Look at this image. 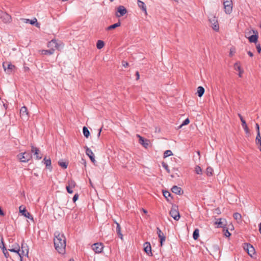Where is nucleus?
<instances>
[{"label": "nucleus", "instance_id": "c85d7f7f", "mask_svg": "<svg viewBox=\"0 0 261 261\" xmlns=\"http://www.w3.org/2000/svg\"><path fill=\"white\" fill-rule=\"evenodd\" d=\"M83 134L86 138H88L90 136V133L87 127H83Z\"/></svg>", "mask_w": 261, "mask_h": 261}, {"label": "nucleus", "instance_id": "a18cd8bd", "mask_svg": "<svg viewBox=\"0 0 261 261\" xmlns=\"http://www.w3.org/2000/svg\"><path fill=\"white\" fill-rule=\"evenodd\" d=\"M190 122V120L188 118L186 119L181 123V124L179 126V127H181L182 126L187 125L189 124Z\"/></svg>", "mask_w": 261, "mask_h": 261}, {"label": "nucleus", "instance_id": "39448f33", "mask_svg": "<svg viewBox=\"0 0 261 261\" xmlns=\"http://www.w3.org/2000/svg\"><path fill=\"white\" fill-rule=\"evenodd\" d=\"M3 67L5 71L9 74H11L15 68L14 65L8 62H4L3 64Z\"/></svg>", "mask_w": 261, "mask_h": 261}, {"label": "nucleus", "instance_id": "ddd939ff", "mask_svg": "<svg viewBox=\"0 0 261 261\" xmlns=\"http://www.w3.org/2000/svg\"><path fill=\"white\" fill-rule=\"evenodd\" d=\"M86 148V154L88 156L92 163L95 162V155L92 151L87 147H85Z\"/></svg>", "mask_w": 261, "mask_h": 261}, {"label": "nucleus", "instance_id": "bb28decb", "mask_svg": "<svg viewBox=\"0 0 261 261\" xmlns=\"http://www.w3.org/2000/svg\"><path fill=\"white\" fill-rule=\"evenodd\" d=\"M55 49L54 48H50L49 50H41V54L42 55H52L54 54Z\"/></svg>", "mask_w": 261, "mask_h": 261}, {"label": "nucleus", "instance_id": "c9c22d12", "mask_svg": "<svg viewBox=\"0 0 261 261\" xmlns=\"http://www.w3.org/2000/svg\"><path fill=\"white\" fill-rule=\"evenodd\" d=\"M172 155V152L170 150H166L164 153V157L167 158Z\"/></svg>", "mask_w": 261, "mask_h": 261}, {"label": "nucleus", "instance_id": "20e7f679", "mask_svg": "<svg viewBox=\"0 0 261 261\" xmlns=\"http://www.w3.org/2000/svg\"><path fill=\"white\" fill-rule=\"evenodd\" d=\"M17 158L20 162H28L32 158V155L29 152H24L18 154Z\"/></svg>", "mask_w": 261, "mask_h": 261}, {"label": "nucleus", "instance_id": "f3484780", "mask_svg": "<svg viewBox=\"0 0 261 261\" xmlns=\"http://www.w3.org/2000/svg\"><path fill=\"white\" fill-rule=\"evenodd\" d=\"M23 22L25 23H30L31 24H35L36 27L39 28V24L37 22V19L34 18L32 20H30L29 19H22Z\"/></svg>", "mask_w": 261, "mask_h": 261}, {"label": "nucleus", "instance_id": "7c9ffc66", "mask_svg": "<svg viewBox=\"0 0 261 261\" xmlns=\"http://www.w3.org/2000/svg\"><path fill=\"white\" fill-rule=\"evenodd\" d=\"M59 165L63 169H66L68 166V163L64 161L63 160H60L58 162Z\"/></svg>", "mask_w": 261, "mask_h": 261}, {"label": "nucleus", "instance_id": "6ab92c4d", "mask_svg": "<svg viewBox=\"0 0 261 261\" xmlns=\"http://www.w3.org/2000/svg\"><path fill=\"white\" fill-rule=\"evenodd\" d=\"M1 18L5 23L10 22L11 20V17L7 13H3L1 16Z\"/></svg>", "mask_w": 261, "mask_h": 261}, {"label": "nucleus", "instance_id": "0e129e2a", "mask_svg": "<svg viewBox=\"0 0 261 261\" xmlns=\"http://www.w3.org/2000/svg\"><path fill=\"white\" fill-rule=\"evenodd\" d=\"M101 131V128H100L99 129V132H98V135H97L98 137H99V136L100 135Z\"/></svg>", "mask_w": 261, "mask_h": 261}, {"label": "nucleus", "instance_id": "a19ab883", "mask_svg": "<svg viewBox=\"0 0 261 261\" xmlns=\"http://www.w3.org/2000/svg\"><path fill=\"white\" fill-rule=\"evenodd\" d=\"M9 251H11V252H16L17 253H18L19 254V255L20 256V257H21V254H20V250L19 249V248H18L17 249H9Z\"/></svg>", "mask_w": 261, "mask_h": 261}, {"label": "nucleus", "instance_id": "f704fd0d", "mask_svg": "<svg viewBox=\"0 0 261 261\" xmlns=\"http://www.w3.org/2000/svg\"><path fill=\"white\" fill-rule=\"evenodd\" d=\"M213 169L211 167H208L206 169V173L207 176H211L213 174Z\"/></svg>", "mask_w": 261, "mask_h": 261}, {"label": "nucleus", "instance_id": "69168bd1", "mask_svg": "<svg viewBox=\"0 0 261 261\" xmlns=\"http://www.w3.org/2000/svg\"><path fill=\"white\" fill-rule=\"evenodd\" d=\"M143 212L145 214H146L147 213V211L144 209H143Z\"/></svg>", "mask_w": 261, "mask_h": 261}, {"label": "nucleus", "instance_id": "603ef678", "mask_svg": "<svg viewBox=\"0 0 261 261\" xmlns=\"http://www.w3.org/2000/svg\"><path fill=\"white\" fill-rule=\"evenodd\" d=\"M256 49H257V52L258 53H260L261 51V46H260V44H257L256 45Z\"/></svg>", "mask_w": 261, "mask_h": 261}, {"label": "nucleus", "instance_id": "bf43d9fd", "mask_svg": "<svg viewBox=\"0 0 261 261\" xmlns=\"http://www.w3.org/2000/svg\"><path fill=\"white\" fill-rule=\"evenodd\" d=\"M136 75L137 76V80H138L139 79V73L138 71H137L136 73Z\"/></svg>", "mask_w": 261, "mask_h": 261}, {"label": "nucleus", "instance_id": "412c9836", "mask_svg": "<svg viewBox=\"0 0 261 261\" xmlns=\"http://www.w3.org/2000/svg\"><path fill=\"white\" fill-rule=\"evenodd\" d=\"M171 190L172 192L176 194L180 195L182 193L181 189L177 186H174Z\"/></svg>", "mask_w": 261, "mask_h": 261}, {"label": "nucleus", "instance_id": "4468645a", "mask_svg": "<svg viewBox=\"0 0 261 261\" xmlns=\"http://www.w3.org/2000/svg\"><path fill=\"white\" fill-rule=\"evenodd\" d=\"M75 186V182L72 180H70L68 182V185L66 186V189L69 193H72L73 191L72 189Z\"/></svg>", "mask_w": 261, "mask_h": 261}, {"label": "nucleus", "instance_id": "864d4df0", "mask_svg": "<svg viewBox=\"0 0 261 261\" xmlns=\"http://www.w3.org/2000/svg\"><path fill=\"white\" fill-rule=\"evenodd\" d=\"M78 197H79L78 194H75L73 197V202H75L77 200V199H78Z\"/></svg>", "mask_w": 261, "mask_h": 261}, {"label": "nucleus", "instance_id": "423d86ee", "mask_svg": "<svg viewBox=\"0 0 261 261\" xmlns=\"http://www.w3.org/2000/svg\"><path fill=\"white\" fill-rule=\"evenodd\" d=\"M243 248L247 252L248 255L251 257L255 252L254 248L250 244L244 243Z\"/></svg>", "mask_w": 261, "mask_h": 261}, {"label": "nucleus", "instance_id": "09e8293b", "mask_svg": "<svg viewBox=\"0 0 261 261\" xmlns=\"http://www.w3.org/2000/svg\"><path fill=\"white\" fill-rule=\"evenodd\" d=\"M160 238V240L161 245L162 246L163 242L164 241H165L166 237H165V236H163V237H162L161 238Z\"/></svg>", "mask_w": 261, "mask_h": 261}, {"label": "nucleus", "instance_id": "f257e3e1", "mask_svg": "<svg viewBox=\"0 0 261 261\" xmlns=\"http://www.w3.org/2000/svg\"><path fill=\"white\" fill-rule=\"evenodd\" d=\"M56 249L59 253L63 254L65 252L66 238L63 233L56 231L55 233L54 240Z\"/></svg>", "mask_w": 261, "mask_h": 261}, {"label": "nucleus", "instance_id": "774afa93", "mask_svg": "<svg viewBox=\"0 0 261 261\" xmlns=\"http://www.w3.org/2000/svg\"><path fill=\"white\" fill-rule=\"evenodd\" d=\"M68 261H74L73 259H70Z\"/></svg>", "mask_w": 261, "mask_h": 261}, {"label": "nucleus", "instance_id": "13d9d810", "mask_svg": "<svg viewBox=\"0 0 261 261\" xmlns=\"http://www.w3.org/2000/svg\"><path fill=\"white\" fill-rule=\"evenodd\" d=\"M247 54L251 57L253 56V54L250 51H247Z\"/></svg>", "mask_w": 261, "mask_h": 261}, {"label": "nucleus", "instance_id": "aec40b11", "mask_svg": "<svg viewBox=\"0 0 261 261\" xmlns=\"http://www.w3.org/2000/svg\"><path fill=\"white\" fill-rule=\"evenodd\" d=\"M31 151L33 153H34V155H36V159L39 160L41 159V156L39 155V150L38 148L34 146H32Z\"/></svg>", "mask_w": 261, "mask_h": 261}, {"label": "nucleus", "instance_id": "cd10ccee", "mask_svg": "<svg viewBox=\"0 0 261 261\" xmlns=\"http://www.w3.org/2000/svg\"><path fill=\"white\" fill-rule=\"evenodd\" d=\"M120 25H121L120 22L118 21V22H117L115 24H113L109 26L107 28L106 30L107 31L111 30L114 29L120 26Z\"/></svg>", "mask_w": 261, "mask_h": 261}, {"label": "nucleus", "instance_id": "6e6552de", "mask_svg": "<svg viewBox=\"0 0 261 261\" xmlns=\"http://www.w3.org/2000/svg\"><path fill=\"white\" fill-rule=\"evenodd\" d=\"M209 20L210 23L212 24V27L213 30L216 31H218L219 27L217 18L215 16H212L209 18Z\"/></svg>", "mask_w": 261, "mask_h": 261}, {"label": "nucleus", "instance_id": "0eeeda50", "mask_svg": "<svg viewBox=\"0 0 261 261\" xmlns=\"http://www.w3.org/2000/svg\"><path fill=\"white\" fill-rule=\"evenodd\" d=\"M63 44L61 43H58L56 40L53 39L48 43V47L53 48L54 47L60 50L63 48Z\"/></svg>", "mask_w": 261, "mask_h": 261}, {"label": "nucleus", "instance_id": "4c0bfd02", "mask_svg": "<svg viewBox=\"0 0 261 261\" xmlns=\"http://www.w3.org/2000/svg\"><path fill=\"white\" fill-rule=\"evenodd\" d=\"M234 68L236 70H238L239 71L242 70L239 62H236L234 64Z\"/></svg>", "mask_w": 261, "mask_h": 261}, {"label": "nucleus", "instance_id": "e2e57ef3", "mask_svg": "<svg viewBox=\"0 0 261 261\" xmlns=\"http://www.w3.org/2000/svg\"><path fill=\"white\" fill-rule=\"evenodd\" d=\"M238 116H239V118H240V119L241 121H242V119H243V118L242 116L240 114H238Z\"/></svg>", "mask_w": 261, "mask_h": 261}, {"label": "nucleus", "instance_id": "393cba45", "mask_svg": "<svg viewBox=\"0 0 261 261\" xmlns=\"http://www.w3.org/2000/svg\"><path fill=\"white\" fill-rule=\"evenodd\" d=\"M138 136L139 137V142L141 144H142L143 146L145 147H147L148 145V143L147 142V140H145L144 138L142 137H141L140 135H138Z\"/></svg>", "mask_w": 261, "mask_h": 261}, {"label": "nucleus", "instance_id": "9b49d317", "mask_svg": "<svg viewBox=\"0 0 261 261\" xmlns=\"http://www.w3.org/2000/svg\"><path fill=\"white\" fill-rule=\"evenodd\" d=\"M117 12L119 13V14H116V15L117 17H120L125 15L127 13V10L124 6H119L117 8Z\"/></svg>", "mask_w": 261, "mask_h": 261}, {"label": "nucleus", "instance_id": "473e14b6", "mask_svg": "<svg viewBox=\"0 0 261 261\" xmlns=\"http://www.w3.org/2000/svg\"><path fill=\"white\" fill-rule=\"evenodd\" d=\"M104 42L102 40H98L96 43V46L98 49H101L104 46Z\"/></svg>", "mask_w": 261, "mask_h": 261}, {"label": "nucleus", "instance_id": "c03bdc74", "mask_svg": "<svg viewBox=\"0 0 261 261\" xmlns=\"http://www.w3.org/2000/svg\"><path fill=\"white\" fill-rule=\"evenodd\" d=\"M163 194L164 196L166 198H167L168 197L170 196V195H171L170 193L169 192H168V191H163Z\"/></svg>", "mask_w": 261, "mask_h": 261}, {"label": "nucleus", "instance_id": "f03ea898", "mask_svg": "<svg viewBox=\"0 0 261 261\" xmlns=\"http://www.w3.org/2000/svg\"><path fill=\"white\" fill-rule=\"evenodd\" d=\"M224 12L227 14H230L232 11L233 3L232 0H223Z\"/></svg>", "mask_w": 261, "mask_h": 261}, {"label": "nucleus", "instance_id": "338daca9", "mask_svg": "<svg viewBox=\"0 0 261 261\" xmlns=\"http://www.w3.org/2000/svg\"><path fill=\"white\" fill-rule=\"evenodd\" d=\"M259 229L261 228V222L258 225Z\"/></svg>", "mask_w": 261, "mask_h": 261}, {"label": "nucleus", "instance_id": "3c124183", "mask_svg": "<svg viewBox=\"0 0 261 261\" xmlns=\"http://www.w3.org/2000/svg\"><path fill=\"white\" fill-rule=\"evenodd\" d=\"M234 52H235L234 49L233 48H230V52H229V56L230 57H232L233 55Z\"/></svg>", "mask_w": 261, "mask_h": 261}, {"label": "nucleus", "instance_id": "4d7b16f0", "mask_svg": "<svg viewBox=\"0 0 261 261\" xmlns=\"http://www.w3.org/2000/svg\"><path fill=\"white\" fill-rule=\"evenodd\" d=\"M261 139L260 132H257L255 139Z\"/></svg>", "mask_w": 261, "mask_h": 261}, {"label": "nucleus", "instance_id": "dca6fc26", "mask_svg": "<svg viewBox=\"0 0 261 261\" xmlns=\"http://www.w3.org/2000/svg\"><path fill=\"white\" fill-rule=\"evenodd\" d=\"M144 251L148 254V255H152L151 253V248L150 244L149 242H146L144 243Z\"/></svg>", "mask_w": 261, "mask_h": 261}, {"label": "nucleus", "instance_id": "a878e982", "mask_svg": "<svg viewBox=\"0 0 261 261\" xmlns=\"http://www.w3.org/2000/svg\"><path fill=\"white\" fill-rule=\"evenodd\" d=\"M242 127H243L245 133L246 134H249V129L247 126V125L246 123V121L244 119H242Z\"/></svg>", "mask_w": 261, "mask_h": 261}, {"label": "nucleus", "instance_id": "4be33fe9", "mask_svg": "<svg viewBox=\"0 0 261 261\" xmlns=\"http://www.w3.org/2000/svg\"><path fill=\"white\" fill-rule=\"evenodd\" d=\"M138 5L145 14H147L146 7L144 2L140 0H138Z\"/></svg>", "mask_w": 261, "mask_h": 261}, {"label": "nucleus", "instance_id": "c756f323", "mask_svg": "<svg viewBox=\"0 0 261 261\" xmlns=\"http://www.w3.org/2000/svg\"><path fill=\"white\" fill-rule=\"evenodd\" d=\"M204 89L202 86H199L197 88V93L199 97H201L204 93Z\"/></svg>", "mask_w": 261, "mask_h": 261}, {"label": "nucleus", "instance_id": "7ed1b4c3", "mask_svg": "<svg viewBox=\"0 0 261 261\" xmlns=\"http://www.w3.org/2000/svg\"><path fill=\"white\" fill-rule=\"evenodd\" d=\"M169 214L170 216L176 221L178 220L180 218V214L178 211V206L175 205L172 206Z\"/></svg>", "mask_w": 261, "mask_h": 261}, {"label": "nucleus", "instance_id": "9d476101", "mask_svg": "<svg viewBox=\"0 0 261 261\" xmlns=\"http://www.w3.org/2000/svg\"><path fill=\"white\" fill-rule=\"evenodd\" d=\"M22 207H23L22 205H21L19 206V212L20 213H21L22 215L23 216H24L25 217L30 219L32 220H33V218L31 215V214L26 211L25 207H23V208H22Z\"/></svg>", "mask_w": 261, "mask_h": 261}, {"label": "nucleus", "instance_id": "a211bd4d", "mask_svg": "<svg viewBox=\"0 0 261 261\" xmlns=\"http://www.w3.org/2000/svg\"><path fill=\"white\" fill-rule=\"evenodd\" d=\"M245 37L248 38L249 41L250 42L255 43L257 42L258 38V35H252L248 37H247V35H246Z\"/></svg>", "mask_w": 261, "mask_h": 261}, {"label": "nucleus", "instance_id": "5fc2aeb1", "mask_svg": "<svg viewBox=\"0 0 261 261\" xmlns=\"http://www.w3.org/2000/svg\"><path fill=\"white\" fill-rule=\"evenodd\" d=\"M256 144L257 145H261V139H255Z\"/></svg>", "mask_w": 261, "mask_h": 261}, {"label": "nucleus", "instance_id": "1a4fd4ad", "mask_svg": "<svg viewBox=\"0 0 261 261\" xmlns=\"http://www.w3.org/2000/svg\"><path fill=\"white\" fill-rule=\"evenodd\" d=\"M92 248L95 253H99L102 252L103 248V245L101 243H96L92 246Z\"/></svg>", "mask_w": 261, "mask_h": 261}, {"label": "nucleus", "instance_id": "f8f14e48", "mask_svg": "<svg viewBox=\"0 0 261 261\" xmlns=\"http://www.w3.org/2000/svg\"><path fill=\"white\" fill-rule=\"evenodd\" d=\"M20 115L21 117L24 119H28V112L26 107H22L20 110Z\"/></svg>", "mask_w": 261, "mask_h": 261}, {"label": "nucleus", "instance_id": "8fccbe9b", "mask_svg": "<svg viewBox=\"0 0 261 261\" xmlns=\"http://www.w3.org/2000/svg\"><path fill=\"white\" fill-rule=\"evenodd\" d=\"M224 235L226 237H229L231 235V233L229 232L227 229L224 230Z\"/></svg>", "mask_w": 261, "mask_h": 261}, {"label": "nucleus", "instance_id": "2f4dec72", "mask_svg": "<svg viewBox=\"0 0 261 261\" xmlns=\"http://www.w3.org/2000/svg\"><path fill=\"white\" fill-rule=\"evenodd\" d=\"M43 161L46 167L50 168L51 167V160L50 159H47L45 157L43 159Z\"/></svg>", "mask_w": 261, "mask_h": 261}, {"label": "nucleus", "instance_id": "6e6d98bb", "mask_svg": "<svg viewBox=\"0 0 261 261\" xmlns=\"http://www.w3.org/2000/svg\"><path fill=\"white\" fill-rule=\"evenodd\" d=\"M255 128H256L257 133V132H259V126L258 123H256V124H255Z\"/></svg>", "mask_w": 261, "mask_h": 261}, {"label": "nucleus", "instance_id": "2eb2a0df", "mask_svg": "<svg viewBox=\"0 0 261 261\" xmlns=\"http://www.w3.org/2000/svg\"><path fill=\"white\" fill-rule=\"evenodd\" d=\"M21 255H28L29 253V249L27 244L22 243L21 245V251H20Z\"/></svg>", "mask_w": 261, "mask_h": 261}, {"label": "nucleus", "instance_id": "72a5a7b5", "mask_svg": "<svg viewBox=\"0 0 261 261\" xmlns=\"http://www.w3.org/2000/svg\"><path fill=\"white\" fill-rule=\"evenodd\" d=\"M198 237H199V229H195L193 233V238L195 240H196L198 239Z\"/></svg>", "mask_w": 261, "mask_h": 261}, {"label": "nucleus", "instance_id": "052dcab7", "mask_svg": "<svg viewBox=\"0 0 261 261\" xmlns=\"http://www.w3.org/2000/svg\"><path fill=\"white\" fill-rule=\"evenodd\" d=\"M243 72V70L239 71V76L240 77L242 76V74Z\"/></svg>", "mask_w": 261, "mask_h": 261}, {"label": "nucleus", "instance_id": "79ce46f5", "mask_svg": "<svg viewBox=\"0 0 261 261\" xmlns=\"http://www.w3.org/2000/svg\"><path fill=\"white\" fill-rule=\"evenodd\" d=\"M156 231H157V234L158 235L159 238H161V237H163V236H164V233L162 232L161 230L159 227H157Z\"/></svg>", "mask_w": 261, "mask_h": 261}, {"label": "nucleus", "instance_id": "e433bc0d", "mask_svg": "<svg viewBox=\"0 0 261 261\" xmlns=\"http://www.w3.org/2000/svg\"><path fill=\"white\" fill-rule=\"evenodd\" d=\"M195 171L197 174H202V169L200 167L197 166L195 168Z\"/></svg>", "mask_w": 261, "mask_h": 261}, {"label": "nucleus", "instance_id": "5701e85b", "mask_svg": "<svg viewBox=\"0 0 261 261\" xmlns=\"http://www.w3.org/2000/svg\"><path fill=\"white\" fill-rule=\"evenodd\" d=\"M115 223L116 224V232L117 233V234L118 235V236L119 237V238L121 239H122L123 238V235L121 232V227H120V224L117 223V222H115Z\"/></svg>", "mask_w": 261, "mask_h": 261}, {"label": "nucleus", "instance_id": "37998d69", "mask_svg": "<svg viewBox=\"0 0 261 261\" xmlns=\"http://www.w3.org/2000/svg\"><path fill=\"white\" fill-rule=\"evenodd\" d=\"M162 164L163 167L165 168V169L167 171V172L170 173V170L168 168V165L164 162H163Z\"/></svg>", "mask_w": 261, "mask_h": 261}, {"label": "nucleus", "instance_id": "de8ad7c7", "mask_svg": "<svg viewBox=\"0 0 261 261\" xmlns=\"http://www.w3.org/2000/svg\"><path fill=\"white\" fill-rule=\"evenodd\" d=\"M3 250V252L4 253V254L5 255V256L6 257V258H8V256H9V253L7 251V249L6 248H5V250L4 249H2Z\"/></svg>", "mask_w": 261, "mask_h": 261}, {"label": "nucleus", "instance_id": "ea45409f", "mask_svg": "<svg viewBox=\"0 0 261 261\" xmlns=\"http://www.w3.org/2000/svg\"><path fill=\"white\" fill-rule=\"evenodd\" d=\"M233 218L237 220H240L241 219V215L238 213H236L233 214Z\"/></svg>", "mask_w": 261, "mask_h": 261}, {"label": "nucleus", "instance_id": "680f3d73", "mask_svg": "<svg viewBox=\"0 0 261 261\" xmlns=\"http://www.w3.org/2000/svg\"><path fill=\"white\" fill-rule=\"evenodd\" d=\"M128 64L127 62H124L123 65L124 67H126L128 66Z\"/></svg>", "mask_w": 261, "mask_h": 261}, {"label": "nucleus", "instance_id": "b1692460", "mask_svg": "<svg viewBox=\"0 0 261 261\" xmlns=\"http://www.w3.org/2000/svg\"><path fill=\"white\" fill-rule=\"evenodd\" d=\"M225 220L222 219H218L217 221L215 222L216 224L218 225V227H223L225 225Z\"/></svg>", "mask_w": 261, "mask_h": 261}, {"label": "nucleus", "instance_id": "58836bf2", "mask_svg": "<svg viewBox=\"0 0 261 261\" xmlns=\"http://www.w3.org/2000/svg\"><path fill=\"white\" fill-rule=\"evenodd\" d=\"M0 248L2 249H4L5 250V246L4 245L3 238V237L0 236Z\"/></svg>", "mask_w": 261, "mask_h": 261}, {"label": "nucleus", "instance_id": "49530a36", "mask_svg": "<svg viewBox=\"0 0 261 261\" xmlns=\"http://www.w3.org/2000/svg\"><path fill=\"white\" fill-rule=\"evenodd\" d=\"M251 33H252L253 34V35H258V32L256 30L252 29L250 31H249L247 34H250Z\"/></svg>", "mask_w": 261, "mask_h": 261}]
</instances>
